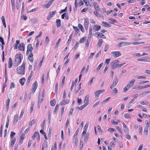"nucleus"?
Listing matches in <instances>:
<instances>
[{
    "mask_svg": "<svg viewBox=\"0 0 150 150\" xmlns=\"http://www.w3.org/2000/svg\"><path fill=\"white\" fill-rule=\"evenodd\" d=\"M57 146V142H55L54 143V144L53 147H52V148L51 150H56Z\"/></svg>",
    "mask_w": 150,
    "mask_h": 150,
    "instance_id": "37998d69",
    "label": "nucleus"
},
{
    "mask_svg": "<svg viewBox=\"0 0 150 150\" xmlns=\"http://www.w3.org/2000/svg\"><path fill=\"white\" fill-rule=\"evenodd\" d=\"M62 18L64 19L65 17V18L67 19L68 18V16L67 15V14L65 13L62 15Z\"/></svg>",
    "mask_w": 150,
    "mask_h": 150,
    "instance_id": "8fccbe9b",
    "label": "nucleus"
},
{
    "mask_svg": "<svg viewBox=\"0 0 150 150\" xmlns=\"http://www.w3.org/2000/svg\"><path fill=\"white\" fill-rule=\"evenodd\" d=\"M18 115H16L14 117V119L13 121V123L14 124H16L17 122L18 121Z\"/></svg>",
    "mask_w": 150,
    "mask_h": 150,
    "instance_id": "4be33fe9",
    "label": "nucleus"
},
{
    "mask_svg": "<svg viewBox=\"0 0 150 150\" xmlns=\"http://www.w3.org/2000/svg\"><path fill=\"white\" fill-rule=\"evenodd\" d=\"M144 43V42H133L132 43V44L134 45H138V44H142V43L143 44V43Z\"/></svg>",
    "mask_w": 150,
    "mask_h": 150,
    "instance_id": "13d9d810",
    "label": "nucleus"
},
{
    "mask_svg": "<svg viewBox=\"0 0 150 150\" xmlns=\"http://www.w3.org/2000/svg\"><path fill=\"white\" fill-rule=\"evenodd\" d=\"M28 58L29 61L31 62H33V54L32 53H30L28 55Z\"/></svg>",
    "mask_w": 150,
    "mask_h": 150,
    "instance_id": "aec40b11",
    "label": "nucleus"
},
{
    "mask_svg": "<svg viewBox=\"0 0 150 150\" xmlns=\"http://www.w3.org/2000/svg\"><path fill=\"white\" fill-rule=\"evenodd\" d=\"M131 87L129 86L128 84L123 89V91L124 92H125L127 90H129Z\"/></svg>",
    "mask_w": 150,
    "mask_h": 150,
    "instance_id": "c756f323",
    "label": "nucleus"
},
{
    "mask_svg": "<svg viewBox=\"0 0 150 150\" xmlns=\"http://www.w3.org/2000/svg\"><path fill=\"white\" fill-rule=\"evenodd\" d=\"M84 3L87 6H88V5L91 6H93V1L92 0H83Z\"/></svg>",
    "mask_w": 150,
    "mask_h": 150,
    "instance_id": "dca6fc26",
    "label": "nucleus"
},
{
    "mask_svg": "<svg viewBox=\"0 0 150 150\" xmlns=\"http://www.w3.org/2000/svg\"><path fill=\"white\" fill-rule=\"evenodd\" d=\"M8 64V67L9 68H11L12 66V61L11 58H9Z\"/></svg>",
    "mask_w": 150,
    "mask_h": 150,
    "instance_id": "a878e982",
    "label": "nucleus"
},
{
    "mask_svg": "<svg viewBox=\"0 0 150 150\" xmlns=\"http://www.w3.org/2000/svg\"><path fill=\"white\" fill-rule=\"evenodd\" d=\"M24 110L23 109H22L19 111V117L20 119L22 118V116L24 113Z\"/></svg>",
    "mask_w": 150,
    "mask_h": 150,
    "instance_id": "412c9836",
    "label": "nucleus"
},
{
    "mask_svg": "<svg viewBox=\"0 0 150 150\" xmlns=\"http://www.w3.org/2000/svg\"><path fill=\"white\" fill-rule=\"evenodd\" d=\"M89 96L88 95H86L85 97L84 100L87 101L89 102Z\"/></svg>",
    "mask_w": 150,
    "mask_h": 150,
    "instance_id": "4d7b16f0",
    "label": "nucleus"
},
{
    "mask_svg": "<svg viewBox=\"0 0 150 150\" xmlns=\"http://www.w3.org/2000/svg\"><path fill=\"white\" fill-rule=\"evenodd\" d=\"M84 104L80 107H77V109L80 110H81L86 108L89 104V102L84 100Z\"/></svg>",
    "mask_w": 150,
    "mask_h": 150,
    "instance_id": "1a4fd4ad",
    "label": "nucleus"
},
{
    "mask_svg": "<svg viewBox=\"0 0 150 150\" xmlns=\"http://www.w3.org/2000/svg\"><path fill=\"white\" fill-rule=\"evenodd\" d=\"M93 30L92 28H89V31L88 35V38L89 39L91 38L92 35Z\"/></svg>",
    "mask_w": 150,
    "mask_h": 150,
    "instance_id": "5701e85b",
    "label": "nucleus"
},
{
    "mask_svg": "<svg viewBox=\"0 0 150 150\" xmlns=\"http://www.w3.org/2000/svg\"><path fill=\"white\" fill-rule=\"evenodd\" d=\"M78 103V104L80 105L81 104L82 100L81 98H77Z\"/></svg>",
    "mask_w": 150,
    "mask_h": 150,
    "instance_id": "0e129e2a",
    "label": "nucleus"
},
{
    "mask_svg": "<svg viewBox=\"0 0 150 150\" xmlns=\"http://www.w3.org/2000/svg\"><path fill=\"white\" fill-rule=\"evenodd\" d=\"M119 61L116 60L113 61L111 62V65L112 68L113 69H115L118 67V64Z\"/></svg>",
    "mask_w": 150,
    "mask_h": 150,
    "instance_id": "39448f33",
    "label": "nucleus"
},
{
    "mask_svg": "<svg viewBox=\"0 0 150 150\" xmlns=\"http://www.w3.org/2000/svg\"><path fill=\"white\" fill-rule=\"evenodd\" d=\"M145 123L146 125V127H147V128H148L150 126V123L149 122L148 120H146L145 121Z\"/></svg>",
    "mask_w": 150,
    "mask_h": 150,
    "instance_id": "de8ad7c7",
    "label": "nucleus"
},
{
    "mask_svg": "<svg viewBox=\"0 0 150 150\" xmlns=\"http://www.w3.org/2000/svg\"><path fill=\"white\" fill-rule=\"evenodd\" d=\"M112 93H114L115 95H116L118 92L117 89L116 88H114L112 90Z\"/></svg>",
    "mask_w": 150,
    "mask_h": 150,
    "instance_id": "49530a36",
    "label": "nucleus"
},
{
    "mask_svg": "<svg viewBox=\"0 0 150 150\" xmlns=\"http://www.w3.org/2000/svg\"><path fill=\"white\" fill-rule=\"evenodd\" d=\"M135 81V80L133 79L129 81L128 84L131 87L134 85Z\"/></svg>",
    "mask_w": 150,
    "mask_h": 150,
    "instance_id": "393cba45",
    "label": "nucleus"
},
{
    "mask_svg": "<svg viewBox=\"0 0 150 150\" xmlns=\"http://www.w3.org/2000/svg\"><path fill=\"white\" fill-rule=\"evenodd\" d=\"M25 64L23 62L21 66L18 67L16 69L17 73L19 74L23 75L25 73Z\"/></svg>",
    "mask_w": 150,
    "mask_h": 150,
    "instance_id": "20e7f679",
    "label": "nucleus"
},
{
    "mask_svg": "<svg viewBox=\"0 0 150 150\" xmlns=\"http://www.w3.org/2000/svg\"><path fill=\"white\" fill-rule=\"evenodd\" d=\"M77 79H76L75 81H73L72 83L71 86V90L72 91L73 88L74 86V85L76 84L77 81Z\"/></svg>",
    "mask_w": 150,
    "mask_h": 150,
    "instance_id": "bb28decb",
    "label": "nucleus"
},
{
    "mask_svg": "<svg viewBox=\"0 0 150 150\" xmlns=\"http://www.w3.org/2000/svg\"><path fill=\"white\" fill-rule=\"evenodd\" d=\"M88 127V125L86 124L83 128V131L81 134V137L84 138V141L86 142L89 138V134L87 132Z\"/></svg>",
    "mask_w": 150,
    "mask_h": 150,
    "instance_id": "f257e3e1",
    "label": "nucleus"
},
{
    "mask_svg": "<svg viewBox=\"0 0 150 150\" xmlns=\"http://www.w3.org/2000/svg\"><path fill=\"white\" fill-rule=\"evenodd\" d=\"M83 143L82 142V138H81L80 140V144H79L80 148H81L83 147Z\"/></svg>",
    "mask_w": 150,
    "mask_h": 150,
    "instance_id": "a18cd8bd",
    "label": "nucleus"
},
{
    "mask_svg": "<svg viewBox=\"0 0 150 150\" xmlns=\"http://www.w3.org/2000/svg\"><path fill=\"white\" fill-rule=\"evenodd\" d=\"M102 23L103 25L105 27H110L111 26V25L106 22L103 21L102 22Z\"/></svg>",
    "mask_w": 150,
    "mask_h": 150,
    "instance_id": "b1692460",
    "label": "nucleus"
},
{
    "mask_svg": "<svg viewBox=\"0 0 150 150\" xmlns=\"http://www.w3.org/2000/svg\"><path fill=\"white\" fill-rule=\"evenodd\" d=\"M37 9H38L37 8H33L32 10H29L28 11V13H30L31 12H34V11H36L37 10Z\"/></svg>",
    "mask_w": 150,
    "mask_h": 150,
    "instance_id": "6e6d98bb",
    "label": "nucleus"
},
{
    "mask_svg": "<svg viewBox=\"0 0 150 150\" xmlns=\"http://www.w3.org/2000/svg\"><path fill=\"white\" fill-rule=\"evenodd\" d=\"M12 139V140L11 141V142L10 144V146L11 147H12L13 146V145L15 143V142L16 141V139L15 138H14Z\"/></svg>",
    "mask_w": 150,
    "mask_h": 150,
    "instance_id": "473e14b6",
    "label": "nucleus"
},
{
    "mask_svg": "<svg viewBox=\"0 0 150 150\" xmlns=\"http://www.w3.org/2000/svg\"><path fill=\"white\" fill-rule=\"evenodd\" d=\"M45 92V90H43L42 92H41L40 93L38 96V103H39L40 102V103H41V102L43 101Z\"/></svg>",
    "mask_w": 150,
    "mask_h": 150,
    "instance_id": "423d86ee",
    "label": "nucleus"
},
{
    "mask_svg": "<svg viewBox=\"0 0 150 150\" xmlns=\"http://www.w3.org/2000/svg\"><path fill=\"white\" fill-rule=\"evenodd\" d=\"M55 13H56L55 11H52V12L50 13V17H53V15H55Z\"/></svg>",
    "mask_w": 150,
    "mask_h": 150,
    "instance_id": "680f3d73",
    "label": "nucleus"
},
{
    "mask_svg": "<svg viewBox=\"0 0 150 150\" xmlns=\"http://www.w3.org/2000/svg\"><path fill=\"white\" fill-rule=\"evenodd\" d=\"M124 117L127 118H129L131 117V115L129 113L125 114Z\"/></svg>",
    "mask_w": 150,
    "mask_h": 150,
    "instance_id": "09e8293b",
    "label": "nucleus"
},
{
    "mask_svg": "<svg viewBox=\"0 0 150 150\" xmlns=\"http://www.w3.org/2000/svg\"><path fill=\"white\" fill-rule=\"evenodd\" d=\"M10 102V100L9 99H8L6 100V108L7 111H8L9 107V103Z\"/></svg>",
    "mask_w": 150,
    "mask_h": 150,
    "instance_id": "6ab92c4d",
    "label": "nucleus"
},
{
    "mask_svg": "<svg viewBox=\"0 0 150 150\" xmlns=\"http://www.w3.org/2000/svg\"><path fill=\"white\" fill-rule=\"evenodd\" d=\"M73 28L74 29L75 31V34L77 35L79 32V30L78 29L77 27L73 26Z\"/></svg>",
    "mask_w": 150,
    "mask_h": 150,
    "instance_id": "2f4dec72",
    "label": "nucleus"
},
{
    "mask_svg": "<svg viewBox=\"0 0 150 150\" xmlns=\"http://www.w3.org/2000/svg\"><path fill=\"white\" fill-rule=\"evenodd\" d=\"M45 41L46 43L47 44L49 43L50 41V39L47 36L46 37Z\"/></svg>",
    "mask_w": 150,
    "mask_h": 150,
    "instance_id": "603ef678",
    "label": "nucleus"
},
{
    "mask_svg": "<svg viewBox=\"0 0 150 150\" xmlns=\"http://www.w3.org/2000/svg\"><path fill=\"white\" fill-rule=\"evenodd\" d=\"M15 84L14 82H11L10 85V89H12L15 87Z\"/></svg>",
    "mask_w": 150,
    "mask_h": 150,
    "instance_id": "a19ab883",
    "label": "nucleus"
},
{
    "mask_svg": "<svg viewBox=\"0 0 150 150\" xmlns=\"http://www.w3.org/2000/svg\"><path fill=\"white\" fill-rule=\"evenodd\" d=\"M143 61H144V62H150V61H148V60L149 59H150L148 57H144L143 58Z\"/></svg>",
    "mask_w": 150,
    "mask_h": 150,
    "instance_id": "c03bdc74",
    "label": "nucleus"
},
{
    "mask_svg": "<svg viewBox=\"0 0 150 150\" xmlns=\"http://www.w3.org/2000/svg\"><path fill=\"white\" fill-rule=\"evenodd\" d=\"M25 137V134H21V137H20V142L21 143L23 141V140L24 139Z\"/></svg>",
    "mask_w": 150,
    "mask_h": 150,
    "instance_id": "4c0bfd02",
    "label": "nucleus"
},
{
    "mask_svg": "<svg viewBox=\"0 0 150 150\" xmlns=\"http://www.w3.org/2000/svg\"><path fill=\"white\" fill-rule=\"evenodd\" d=\"M108 131L110 132H113L115 131V130L112 128H109L108 129Z\"/></svg>",
    "mask_w": 150,
    "mask_h": 150,
    "instance_id": "774afa93",
    "label": "nucleus"
},
{
    "mask_svg": "<svg viewBox=\"0 0 150 150\" xmlns=\"http://www.w3.org/2000/svg\"><path fill=\"white\" fill-rule=\"evenodd\" d=\"M133 89H136L137 90H142V86H134L133 87Z\"/></svg>",
    "mask_w": 150,
    "mask_h": 150,
    "instance_id": "7c9ffc66",
    "label": "nucleus"
},
{
    "mask_svg": "<svg viewBox=\"0 0 150 150\" xmlns=\"http://www.w3.org/2000/svg\"><path fill=\"white\" fill-rule=\"evenodd\" d=\"M101 28V26L97 24H95L92 27V30L94 31H98L100 30Z\"/></svg>",
    "mask_w": 150,
    "mask_h": 150,
    "instance_id": "2eb2a0df",
    "label": "nucleus"
},
{
    "mask_svg": "<svg viewBox=\"0 0 150 150\" xmlns=\"http://www.w3.org/2000/svg\"><path fill=\"white\" fill-rule=\"evenodd\" d=\"M60 40H61V38H59L58 40H57V42L56 43V44L55 45V48H57L58 47L59 44L60 42Z\"/></svg>",
    "mask_w": 150,
    "mask_h": 150,
    "instance_id": "79ce46f5",
    "label": "nucleus"
},
{
    "mask_svg": "<svg viewBox=\"0 0 150 150\" xmlns=\"http://www.w3.org/2000/svg\"><path fill=\"white\" fill-rule=\"evenodd\" d=\"M38 87V83L36 81H35V83L33 84L32 91L33 93L35 92V90Z\"/></svg>",
    "mask_w": 150,
    "mask_h": 150,
    "instance_id": "f3484780",
    "label": "nucleus"
},
{
    "mask_svg": "<svg viewBox=\"0 0 150 150\" xmlns=\"http://www.w3.org/2000/svg\"><path fill=\"white\" fill-rule=\"evenodd\" d=\"M97 128L98 132L100 133H101L102 131L100 126L99 125H98L97 127Z\"/></svg>",
    "mask_w": 150,
    "mask_h": 150,
    "instance_id": "338daca9",
    "label": "nucleus"
},
{
    "mask_svg": "<svg viewBox=\"0 0 150 150\" xmlns=\"http://www.w3.org/2000/svg\"><path fill=\"white\" fill-rule=\"evenodd\" d=\"M118 82V79L117 78V77H115L112 82V85L110 86V88L111 89H112L113 88L115 87L117 84Z\"/></svg>",
    "mask_w": 150,
    "mask_h": 150,
    "instance_id": "9b49d317",
    "label": "nucleus"
},
{
    "mask_svg": "<svg viewBox=\"0 0 150 150\" xmlns=\"http://www.w3.org/2000/svg\"><path fill=\"white\" fill-rule=\"evenodd\" d=\"M21 0H19L17 2L16 8L17 10H18L21 5L22 6V10L24 8V3L23 2L22 3H21Z\"/></svg>",
    "mask_w": 150,
    "mask_h": 150,
    "instance_id": "ddd939ff",
    "label": "nucleus"
},
{
    "mask_svg": "<svg viewBox=\"0 0 150 150\" xmlns=\"http://www.w3.org/2000/svg\"><path fill=\"white\" fill-rule=\"evenodd\" d=\"M57 25L58 27H59L61 25V21L60 19H57L56 21Z\"/></svg>",
    "mask_w": 150,
    "mask_h": 150,
    "instance_id": "58836bf2",
    "label": "nucleus"
},
{
    "mask_svg": "<svg viewBox=\"0 0 150 150\" xmlns=\"http://www.w3.org/2000/svg\"><path fill=\"white\" fill-rule=\"evenodd\" d=\"M133 55L134 57H139L141 56V54L139 53H134Z\"/></svg>",
    "mask_w": 150,
    "mask_h": 150,
    "instance_id": "ea45409f",
    "label": "nucleus"
},
{
    "mask_svg": "<svg viewBox=\"0 0 150 150\" xmlns=\"http://www.w3.org/2000/svg\"><path fill=\"white\" fill-rule=\"evenodd\" d=\"M105 91L104 89H101L96 91L95 92V98L97 99H98L100 94L104 92Z\"/></svg>",
    "mask_w": 150,
    "mask_h": 150,
    "instance_id": "6e6552de",
    "label": "nucleus"
},
{
    "mask_svg": "<svg viewBox=\"0 0 150 150\" xmlns=\"http://www.w3.org/2000/svg\"><path fill=\"white\" fill-rule=\"evenodd\" d=\"M125 137L126 138L128 139V140H130L131 139V137L130 135L127 134H126L125 135Z\"/></svg>",
    "mask_w": 150,
    "mask_h": 150,
    "instance_id": "3c124183",
    "label": "nucleus"
},
{
    "mask_svg": "<svg viewBox=\"0 0 150 150\" xmlns=\"http://www.w3.org/2000/svg\"><path fill=\"white\" fill-rule=\"evenodd\" d=\"M111 55L112 56L116 57L121 56V53L119 51L113 52H111Z\"/></svg>",
    "mask_w": 150,
    "mask_h": 150,
    "instance_id": "9d476101",
    "label": "nucleus"
},
{
    "mask_svg": "<svg viewBox=\"0 0 150 150\" xmlns=\"http://www.w3.org/2000/svg\"><path fill=\"white\" fill-rule=\"evenodd\" d=\"M35 123V120H31L29 123V126H32Z\"/></svg>",
    "mask_w": 150,
    "mask_h": 150,
    "instance_id": "5fc2aeb1",
    "label": "nucleus"
},
{
    "mask_svg": "<svg viewBox=\"0 0 150 150\" xmlns=\"http://www.w3.org/2000/svg\"><path fill=\"white\" fill-rule=\"evenodd\" d=\"M93 6L96 10H98L99 9L98 6L96 2H95L93 3Z\"/></svg>",
    "mask_w": 150,
    "mask_h": 150,
    "instance_id": "72a5a7b5",
    "label": "nucleus"
},
{
    "mask_svg": "<svg viewBox=\"0 0 150 150\" xmlns=\"http://www.w3.org/2000/svg\"><path fill=\"white\" fill-rule=\"evenodd\" d=\"M83 1L81 0H80L79 1L78 3V5L79 6H83Z\"/></svg>",
    "mask_w": 150,
    "mask_h": 150,
    "instance_id": "e2e57ef3",
    "label": "nucleus"
},
{
    "mask_svg": "<svg viewBox=\"0 0 150 150\" xmlns=\"http://www.w3.org/2000/svg\"><path fill=\"white\" fill-rule=\"evenodd\" d=\"M56 103V100L54 99L51 100L50 102V104L51 105L54 106Z\"/></svg>",
    "mask_w": 150,
    "mask_h": 150,
    "instance_id": "e433bc0d",
    "label": "nucleus"
},
{
    "mask_svg": "<svg viewBox=\"0 0 150 150\" xmlns=\"http://www.w3.org/2000/svg\"><path fill=\"white\" fill-rule=\"evenodd\" d=\"M86 40V37H83L82 38L81 40H80L79 42L81 43L83 42Z\"/></svg>",
    "mask_w": 150,
    "mask_h": 150,
    "instance_id": "bf43d9fd",
    "label": "nucleus"
},
{
    "mask_svg": "<svg viewBox=\"0 0 150 150\" xmlns=\"http://www.w3.org/2000/svg\"><path fill=\"white\" fill-rule=\"evenodd\" d=\"M15 57L14 65L15 66H18L22 60V54L21 53L17 54L16 55Z\"/></svg>",
    "mask_w": 150,
    "mask_h": 150,
    "instance_id": "7ed1b4c3",
    "label": "nucleus"
},
{
    "mask_svg": "<svg viewBox=\"0 0 150 150\" xmlns=\"http://www.w3.org/2000/svg\"><path fill=\"white\" fill-rule=\"evenodd\" d=\"M150 91H144L142 93H141L140 95V96H141L143 97L145 96L147 94L150 93Z\"/></svg>",
    "mask_w": 150,
    "mask_h": 150,
    "instance_id": "c85d7f7f",
    "label": "nucleus"
},
{
    "mask_svg": "<svg viewBox=\"0 0 150 150\" xmlns=\"http://www.w3.org/2000/svg\"><path fill=\"white\" fill-rule=\"evenodd\" d=\"M123 125V129L125 133H127L129 130V128L123 122H122Z\"/></svg>",
    "mask_w": 150,
    "mask_h": 150,
    "instance_id": "a211bd4d",
    "label": "nucleus"
},
{
    "mask_svg": "<svg viewBox=\"0 0 150 150\" xmlns=\"http://www.w3.org/2000/svg\"><path fill=\"white\" fill-rule=\"evenodd\" d=\"M69 101H65V100L62 101L61 103V104L62 105H65L66 104H67L68 103Z\"/></svg>",
    "mask_w": 150,
    "mask_h": 150,
    "instance_id": "864d4df0",
    "label": "nucleus"
},
{
    "mask_svg": "<svg viewBox=\"0 0 150 150\" xmlns=\"http://www.w3.org/2000/svg\"><path fill=\"white\" fill-rule=\"evenodd\" d=\"M149 87H150V84L144 86H142V89H143L144 88H146Z\"/></svg>",
    "mask_w": 150,
    "mask_h": 150,
    "instance_id": "052dcab7",
    "label": "nucleus"
},
{
    "mask_svg": "<svg viewBox=\"0 0 150 150\" xmlns=\"http://www.w3.org/2000/svg\"><path fill=\"white\" fill-rule=\"evenodd\" d=\"M19 41L16 40V44L15 45L14 48L15 49L18 48L19 50L24 51L25 50V44L22 42L19 44Z\"/></svg>",
    "mask_w": 150,
    "mask_h": 150,
    "instance_id": "f03ea898",
    "label": "nucleus"
},
{
    "mask_svg": "<svg viewBox=\"0 0 150 150\" xmlns=\"http://www.w3.org/2000/svg\"><path fill=\"white\" fill-rule=\"evenodd\" d=\"M85 69V67H83V68L82 70H81V74L79 76V81H80V80L81 77V76L82 75V74L83 73Z\"/></svg>",
    "mask_w": 150,
    "mask_h": 150,
    "instance_id": "c9c22d12",
    "label": "nucleus"
},
{
    "mask_svg": "<svg viewBox=\"0 0 150 150\" xmlns=\"http://www.w3.org/2000/svg\"><path fill=\"white\" fill-rule=\"evenodd\" d=\"M35 138L37 139L38 142H39L40 140V136L39 133L37 132H35L33 134V136L32 137V139L34 140Z\"/></svg>",
    "mask_w": 150,
    "mask_h": 150,
    "instance_id": "0eeeda50",
    "label": "nucleus"
},
{
    "mask_svg": "<svg viewBox=\"0 0 150 150\" xmlns=\"http://www.w3.org/2000/svg\"><path fill=\"white\" fill-rule=\"evenodd\" d=\"M25 78H23L20 79L19 80V82L21 85L23 86L24 85L25 81Z\"/></svg>",
    "mask_w": 150,
    "mask_h": 150,
    "instance_id": "cd10ccee",
    "label": "nucleus"
},
{
    "mask_svg": "<svg viewBox=\"0 0 150 150\" xmlns=\"http://www.w3.org/2000/svg\"><path fill=\"white\" fill-rule=\"evenodd\" d=\"M100 103L99 101H98L96 103L93 105V107L94 108H95L98 105H99V104Z\"/></svg>",
    "mask_w": 150,
    "mask_h": 150,
    "instance_id": "69168bd1",
    "label": "nucleus"
},
{
    "mask_svg": "<svg viewBox=\"0 0 150 150\" xmlns=\"http://www.w3.org/2000/svg\"><path fill=\"white\" fill-rule=\"evenodd\" d=\"M132 44V43L130 42H122L119 43L118 44V46L120 47L122 46L129 45Z\"/></svg>",
    "mask_w": 150,
    "mask_h": 150,
    "instance_id": "4468645a",
    "label": "nucleus"
},
{
    "mask_svg": "<svg viewBox=\"0 0 150 150\" xmlns=\"http://www.w3.org/2000/svg\"><path fill=\"white\" fill-rule=\"evenodd\" d=\"M33 50V47L31 44H29L27 48V55H28L30 53H32V52Z\"/></svg>",
    "mask_w": 150,
    "mask_h": 150,
    "instance_id": "f8f14e48",
    "label": "nucleus"
},
{
    "mask_svg": "<svg viewBox=\"0 0 150 150\" xmlns=\"http://www.w3.org/2000/svg\"><path fill=\"white\" fill-rule=\"evenodd\" d=\"M148 132V128L147 127H145L144 130V134L145 135H146L147 134V133Z\"/></svg>",
    "mask_w": 150,
    "mask_h": 150,
    "instance_id": "f704fd0d",
    "label": "nucleus"
}]
</instances>
